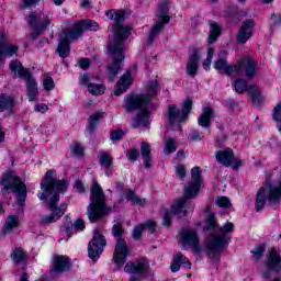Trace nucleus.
Masks as SVG:
<instances>
[{"label": "nucleus", "instance_id": "obj_1", "mask_svg": "<svg viewBox=\"0 0 281 281\" xmlns=\"http://www.w3.org/2000/svg\"><path fill=\"white\" fill-rule=\"evenodd\" d=\"M69 182L67 180H58L56 170L50 169L46 172L41 182V192L37 194L41 201H46V207L52 212L49 215L41 217L42 225H52L56 223L67 212V204H60V194L67 192Z\"/></svg>", "mask_w": 281, "mask_h": 281}, {"label": "nucleus", "instance_id": "obj_2", "mask_svg": "<svg viewBox=\"0 0 281 281\" xmlns=\"http://www.w3.org/2000/svg\"><path fill=\"white\" fill-rule=\"evenodd\" d=\"M105 16L110 21H114V41L108 46V52L112 56L113 61L108 65L106 74L110 82H113L117 78V74L122 69V63L124 61V41L131 36L132 27L122 24L124 21V12L115 9L105 11Z\"/></svg>", "mask_w": 281, "mask_h": 281}, {"label": "nucleus", "instance_id": "obj_3", "mask_svg": "<svg viewBox=\"0 0 281 281\" xmlns=\"http://www.w3.org/2000/svg\"><path fill=\"white\" fill-rule=\"evenodd\" d=\"M159 83L157 80L150 81L147 86L146 94H131L125 98L123 109L127 113L132 111H138L136 117L133 119L132 127L134 128H146L150 126V110L155 109L153 104V98L157 95Z\"/></svg>", "mask_w": 281, "mask_h": 281}, {"label": "nucleus", "instance_id": "obj_4", "mask_svg": "<svg viewBox=\"0 0 281 281\" xmlns=\"http://www.w3.org/2000/svg\"><path fill=\"white\" fill-rule=\"evenodd\" d=\"M191 179L192 182L186 186L184 196L178 199L175 204L171 205L170 211H166L164 215L162 225L165 227H170V220L172 216H179V218L186 216L188 212L194 210V203L190 199H194L195 194H199L201 190V167H193L191 169Z\"/></svg>", "mask_w": 281, "mask_h": 281}, {"label": "nucleus", "instance_id": "obj_5", "mask_svg": "<svg viewBox=\"0 0 281 281\" xmlns=\"http://www.w3.org/2000/svg\"><path fill=\"white\" fill-rule=\"evenodd\" d=\"M209 232H213L206 240V251L215 262H218V251H223L232 240L231 234L234 232V223L228 222L223 226H218L216 217L212 214L206 217V227Z\"/></svg>", "mask_w": 281, "mask_h": 281}, {"label": "nucleus", "instance_id": "obj_6", "mask_svg": "<svg viewBox=\"0 0 281 281\" xmlns=\"http://www.w3.org/2000/svg\"><path fill=\"white\" fill-rule=\"evenodd\" d=\"M109 209L106 207V195L102 187L97 181L92 182L91 194H90V204L87 207V216L90 223H98L106 216Z\"/></svg>", "mask_w": 281, "mask_h": 281}, {"label": "nucleus", "instance_id": "obj_7", "mask_svg": "<svg viewBox=\"0 0 281 281\" xmlns=\"http://www.w3.org/2000/svg\"><path fill=\"white\" fill-rule=\"evenodd\" d=\"M26 23L31 30L30 37L32 41H36L38 36L45 34L47 27H52L54 24V13L50 11H32L26 18Z\"/></svg>", "mask_w": 281, "mask_h": 281}, {"label": "nucleus", "instance_id": "obj_8", "mask_svg": "<svg viewBox=\"0 0 281 281\" xmlns=\"http://www.w3.org/2000/svg\"><path fill=\"white\" fill-rule=\"evenodd\" d=\"M214 68L217 71H225L227 76H234V74H245L248 78H251L256 74V64L249 57H244L237 65H227V59L220 58L215 61Z\"/></svg>", "mask_w": 281, "mask_h": 281}, {"label": "nucleus", "instance_id": "obj_9", "mask_svg": "<svg viewBox=\"0 0 281 281\" xmlns=\"http://www.w3.org/2000/svg\"><path fill=\"white\" fill-rule=\"evenodd\" d=\"M10 70L18 78H23L26 82V93L30 102H34L38 98V83L36 79L32 76L30 69L23 67V64L19 60H12L10 63Z\"/></svg>", "mask_w": 281, "mask_h": 281}, {"label": "nucleus", "instance_id": "obj_10", "mask_svg": "<svg viewBox=\"0 0 281 281\" xmlns=\"http://www.w3.org/2000/svg\"><path fill=\"white\" fill-rule=\"evenodd\" d=\"M192 100L188 98L182 103V110L176 104H170L167 110V120L170 126H176L177 131H181V124L188 122L190 111H192Z\"/></svg>", "mask_w": 281, "mask_h": 281}, {"label": "nucleus", "instance_id": "obj_11", "mask_svg": "<svg viewBox=\"0 0 281 281\" xmlns=\"http://www.w3.org/2000/svg\"><path fill=\"white\" fill-rule=\"evenodd\" d=\"M1 184L4 186V190H12L16 194L15 205L22 209L27 199V187L21 181V178L7 173L2 177Z\"/></svg>", "mask_w": 281, "mask_h": 281}, {"label": "nucleus", "instance_id": "obj_12", "mask_svg": "<svg viewBox=\"0 0 281 281\" xmlns=\"http://www.w3.org/2000/svg\"><path fill=\"white\" fill-rule=\"evenodd\" d=\"M122 234H124V228L122 227V224H114L112 227V235L115 236L117 240L116 246L114 248L113 260L116 267H119V269H122V267H124L126 258L128 257V245L126 244V240H124V238L121 237Z\"/></svg>", "mask_w": 281, "mask_h": 281}, {"label": "nucleus", "instance_id": "obj_13", "mask_svg": "<svg viewBox=\"0 0 281 281\" xmlns=\"http://www.w3.org/2000/svg\"><path fill=\"white\" fill-rule=\"evenodd\" d=\"M156 16L158 21L156 24L151 27V31L148 35L147 43L148 45H153L155 42V38L159 35V32L164 30L165 25H168L170 23V16H168V3L164 2L159 5L158 12L156 13Z\"/></svg>", "mask_w": 281, "mask_h": 281}, {"label": "nucleus", "instance_id": "obj_14", "mask_svg": "<svg viewBox=\"0 0 281 281\" xmlns=\"http://www.w3.org/2000/svg\"><path fill=\"white\" fill-rule=\"evenodd\" d=\"M99 25L95 21L92 20H83L75 23L72 29L65 30V38L78 40L82 38L83 32H98Z\"/></svg>", "mask_w": 281, "mask_h": 281}, {"label": "nucleus", "instance_id": "obj_15", "mask_svg": "<svg viewBox=\"0 0 281 281\" xmlns=\"http://www.w3.org/2000/svg\"><path fill=\"white\" fill-rule=\"evenodd\" d=\"M104 247H106V238L100 233V229H95L91 241L88 244L89 258L93 262H98L100 256H102V251H104Z\"/></svg>", "mask_w": 281, "mask_h": 281}, {"label": "nucleus", "instance_id": "obj_16", "mask_svg": "<svg viewBox=\"0 0 281 281\" xmlns=\"http://www.w3.org/2000/svg\"><path fill=\"white\" fill-rule=\"evenodd\" d=\"M180 238L184 245H189L195 254H201V246L199 245V235L193 228H183L180 233Z\"/></svg>", "mask_w": 281, "mask_h": 281}, {"label": "nucleus", "instance_id": "obj_17", "mask_svg": "<svg viewBox=\"0 0 281 281\" xmlns=\"http://www.w3.org/2000/svg\"><path fill=\"white\" fill-rule=\"evenodd\" d=\"M215 157L218 164L226 166V168H229V166L240 168V160L234 157V150L229 148L216 151Z\"/></svg>", "mask_w": 281, "mask_h": 281}, {"label": "nucleus", "instance_id": "obj_18", "mask_svg": "<svg viewBox=\"0 0 281 281\" xmlns=\"http://www.w3.org/2000/svg\"><path fill=\"white\" fill-rule=\"evenodd\" d=\"M271 271H281V255L272 249L267 260V269L262 273V278H271Z\"/></svg>", "mask_w": 281, "mask_h": 281}, {"label": "nucleus", "instance_id": "obj_19", "mask_svg": "<svg viewBox=\"0 0 281 281\" xmlns=\"http://www.w3.org/2000/svg\"><path fill=\"white\" fill-rule=\"evenodd\" d=\"M254 27H256V22L254 20L248 19L241 25L239 33L237 35L238 43H246L254 36Z\"/></svg>", "mask_w": 281, "mask_h": 281}, {"label": "nucleus", "instance_id": "obj_20", "mask_svg": "<svg viewBox=\"0 0 281 281\" xmlns=\"http://www.w3.org/2000/svg\"><path fill=\"white\" fill-rule=\"evenodd\" d=\"M71 269V260L64 255H57L53 258V271L55 273H64Z\"/></svg>", "mask_w": 281, "mask_h": 281}, {"label": "nucleus", "instance_id": "obj_21", "mask_svg": "<svg viewBox=\"0 0 281 281\" xmlns=\"http://www.w3.org/2000/svg\"><path fill=\"white\" fill-rule=\"evenodd\" d=\"M19 52V46L7 43L5 36L0 35V63L3 58H12Z\"/></svg>", "mask_w": 281, "mask_h": 281}, {"label": "nucleus", "instance_id": "obj_22", "mask_svg": "<svg viewBox=\"0 0 281 281\" xmlns=\"http://www.w3.org/2000/svg\"><path fill=\"white\" fill-rule=\"evenodd\" d=\"M199 60H201V55H199V49L194 48L187 64V74L190 78L199 74Z\"/></svg>", "mask_w": 281, "mask_h": 281}, {"label": "nucleus", "instance_id": "obj_23", "mask_svg": "<svg viewBox=\"0 0 281 281\" xmlns=\"http://www.w3.org/2000/svg\"><path fill=\"white\" fill-rule=\"evenodd\" d=\"M131 85H133V78L131 77V70H127L115 86L114 95H122Z\"/></svg>", "mask_w": 281, "mask_h": 281}, {"label": "nucleus", "instance_id": "obj_24", "mask_svg": "<svg viewBox=\"0 0 281 281\" xmlns=\"http://www.w3.org/2000/svg\"><path fill=\"white\" fill-rule=\"evenodd\" d=\"M69 41H72L69 37H65V30L63 31L59 44L57 46V54L60 58H69V54H71V47L69 46Z\"/></svg>", "mask_w": 281, "mask_h": 281}, {"label": "nucleus", "instance_id": "obj_25", "mask_svg": "<svg viewBox=\"0 0 281 281\" xmlns=\"http://www.w3.org/2000/svg\"><path fill=\"white\" fill-rule=\"evenodd\" d=\"M181 265L182 267H184V269H191L192 267V263L190 262V260H188L186 256H183V254L177 252L171 263L172 273H177V271L181 269Z\"/></svg>", "mask_w": 281, "mask_h": 281}, {"label": "nucleus", "instance_id": "obj_26", "mask_svg": "<svg viewBox=\"0 0 281 281\" xmlns=\"http://www.w3.org/2000/svg\"><path fill=\"white\" fill-rule=\"evenodd\" d=\"M212 117H214V110L210 106L204 108L202 114L198 119L199 126H202V128H210Z\"/></svg>", "mask_w": 281, "mask_h": 281}, {"label": "nucleus", "instance_id": "obj_27", "mask_svg": "<svg viewBox=\"0 0 281 281\" xmlns=\"http://www.w3.org/2000/svg\"><path fill=\"white\" fill-rule=\"evenodd\" d=\"M16 102L14 101V97L8 94H0V113L3 111H8L9 113H14V105Z\"/></svg>", "mask_w": 281, "mask_h": 281}, {"label": "nucleus", "instance_id": "obj_28", "mask_svg": "<svg viewBox=\"0 0 281 281\" xmlns=\"http://www.w3.org/2000/svg\"><path fill=\"white\" fill-rule=\"evenodd\" d=\"M140 155L144 160V167L148 170L153 168V155H150V145L146 142L140 144Z\"/></svg>", "mask_w": 281, "mask_h": 281}, {"label": "nucleus", "instance_id": "obj_29", "mask_svg": "<svg viewBox=\"0 0 281 281\" xmlns=\"http://www.w3.org/2000/svg\"><path fill=\"white\" fill-rule=\"evenodd\" d=\"M209 25H210V33H209L207 43L209 45H212V43H216V38L221 36V27L214 21H210Z\"/></svg>", "mask_w": 281, "mask_h": 281}, {"label": "nucleus", "instance_id": "obj_30", "mask_svg": "<svg viewBox=\"0 0 281 281\" xmlns=\"http://www.w3.org/2000/svg\"><path fill=\"white\" fill-rule=\"evenodd\" d=\"M16 227H19V216L9 215L4 223L3 234H10Z\"/></svg>", "mask_w": 281, "mask_h": 281}, {"label": "nucleus", "instance_id": "obj_31", "mask_svg": "<svg viewBox=\"0 0 281 281\" xmlns=\"http://www.w3.org/2000/svg\"><path fill=\"white\" fill-rule=\"evenodd\" d=\"M164 155H172L177 153V139L171 137H165V147L162 149Z\"/></svg>", "mask_w": 281, "mask_h": 281}, {"label": "nucleus", "instance_id": "obj_32", "mask_svg": "<svg viewBox=\"0 0 281 281\" xmlns=\"http://www.w3.org/2000/svg\"><path fill=\"white\" fill-rule=\"evenodd\" d=\"M104 117V112H95L89 116V133H93L95 131V126H98V122Z\"/></svg>", "mask_w": 281, "mask_h": 281}, {"label": "nucleus", "instance_id": "obj_33", "mask_svg": "<svg viewBox=\"0 0 281 281\" xmlns=\"http://www.w3.org/2000/svg\"><path fill=\"white\" fill-rule=\"evenodd\" d=\"M11 258L15 265H23V262L27 260V255L25 254V251H23V249L16 248L11 254Z\"/></svg>", "mask_w": 281, "mask_h": 281}, {"label": "nucleus", "instance_id": "obj_34", "mask_svg": "<svg viewBox=\"0 0 281 281\" xmlns=\"http://www.w3.org/2000/svg\"><path fill=\"white\" fill-rule=\"evenodd\" d=\"M99 162L102 168L109 169L113 166V158L109 155V153L103 151L99 156Z\"/></svg>", "mask_w": 281, "mask_h": 281}, {"label": "nucleus", "instance_id": "obj_35", "mask_svg": "<svg viewBox=\"0 0 281 281\" xmlns=\"http://www.w3.org/2000/svg\"><path fill=\"white\" fill-rule=\"evenodd\" d=\"M127 201H132L134 205H146V199H142L135 194V191L127 190L126 192Z\"/></svg>", "mask_w": 281, "mask_h": 281}, {"label": "nucleus", "instance_id": "obj_36", "mask_svg": "<svg viewBox=\"0 0 281 281\" xmlns=\"http://www.w3.org/2000/svg\"><path fill=\"white\" fill-rule=\"evenodd\" d=\"M249 88V85H247V80L237 78L234 82V89L236 93H245L247 89Z\"/></svg>", "mask_w": 281, "mask_h": 281}, {"label": "nucleus", "instance_id": "obj_37", "mask_svg": "<svg viewBox=\"0 0 281 281\" xmlns=\"http://www.w3.org/2000/svg\"><path fill=\"white\" fill-rule=\"evenodd\" d=\"M246 91H248L254 102L260 103V88H258L257 86H248V89Z\"/></svg>", "mask_w": 281, "mask_h": 281}, {"label": "nucleus", "instance_id": "obj_38", "mask_svg": "<svg viewBox=\"0 0 281 281\" xmlns=\"http://www.w3.org/2000/svg\"><path fill=\"white\" fill-rule=\"evenodd\" d=\"M88 91L92 95H102V93H104V86L98 83H90L88 85Z\"/></svg>", "mask_w": 281, "mask_h": 281}, {"label": "nucleus", "instance_id": "obj_39", "mask_svg": "<svg viewBox=\"0 0 281 281\" xmlns=\"http://www.w3.org/2000/svg\"><path fill=\"white\" fill-rule=\"evenodd\" d=\"M70 150L75 157H82V155H85V147H82L80 143H74Z\"/></svg>", "mask_w": 281, "mask_h": 281}, {"label": "nucleus", "instance_id": "obj_40", "mask_svg": "<svg viewBox=\"0 0 281 281\" xmlns=\"http://www.w3.org/2000/svg\"><path fill=\"white\" fill-rule=\"evenodd\" d=\"M216 205L217 207L229 209L232 207V201H229L227 196H221L216 199Z\"/></svg>", "mask_w": 281, "mask_h": 281}, {"label": "nucleus", "instance_id": "obj_41", "mask_svg": "<svg viewBox=\"0 0 281 281\" xmlns=\"http://www.w3.org/2000/svg\"><path fill=\"white\" fill-rule=\"evenodd\" d=\"M144 226L143 224H138L133 229V238L134 240H139L142 238V234H144Z\"/></svg>", "mask_w": 281, "mask_h": 281}, {"label": "nucleus", "instance_id": "obj_42", "mask_svg": "<svg viewBox=\"0 0 281 281\" xmlns=\"http://www.w3.org/2000/svg\"><path fill=\"white\" fill-rule=\"evenodd\" d=\"M272 117L273 120H276V122H280V125L278 126V128H279V132L281 133V102L274 108Z\"/></svg>", "mask_w": 281, "mask_h": 281}, {"label": "nucleus", "instance_id": "obj_43", "mask_svg": "<svg viewBox=\"0 0 281 281\" xmlns=\"http://www.w3.org/2000/svg\"><path fill=\"white\" fill-rule=\"evenodd\" d=\"M144 229H147L149 234H155L157 229V223H155L153 220H148L143 224Z\"/></svg>", "mask_w": 281, "mask_h": 281}, {"label": "nucleus", "instance_id": "obj_44", "mask_svg": "<svg viewBox=\"0 0 281 281\" xmlns=\"http://www.w3.org/2000/svg\"><path fill=\"white\" fill-rule=\"evenodd\" d=\"M124 135H125L124 131L116 130L110 133V139H112V142H120V139H122Z\"/></svg>", "mask_w": 281, "mask_h": 281}, {"label": "nucleus", "instance_id": "obj_45", "mask_svg": "<svg viewBox=\"0 0 281 281\" xmlns=\"http://www.w3.org/2000/svg\"><path fill=\"white\" fill-rule=\"evenodd\" d=\"M43 87L45 91H52L54 87H56L54 79L52 77H46L43 81Z\"/></svg>", "mask_w": 281, "mask_h": 281}, {"label": "nucleus", "instance_id": "obj_46", "mask_svg": "<svg viewBox=\"0 0 281 281\" xmlns=\"http://www.w3.org/2000/svg\"><path fill=\"white\" fill-rule=\"evenodd\" d=\"M186 166L183 165H178L176 167V176L179 178V179H186Z\"/></svg>", "mask_w": 281, "mask_h": 281}, {"label": "nucleus", "instance_id": "obj_47", "mask_svg": "<svg viewBox=\"0 0 281 281\" xmlns=\"http://www.w3.org/2000/svg\"><path fill=\"white\" fill-rule=\"evenodd\" d=\"M126 157L130 161H136L137 157H139V150L130 149V150H127Z\"/></svg>", "mask_w": 281, "mask_h": 281}, {"label": "nucleus", "instance_id": "obj_48", "mask_svg": "<svg viewBox=\"0 0 281 281\" xmlns=\"http://www.w3.org/2000/svg\"><path fill=\"white\" fill-rule=\"evenodd\" d=\"M70 225L77 232H82V229H85V221L82 218H78L74 224Z\"/></svg>", "mask_w": 281, "mask_h": 281}, {"label": "nucleus", "instance_id": "obj_49", "mask_svg": "<svg viewBox=\"0 0 281 281\" xmlns=\"http://www.w3.org/2000/svg\"><path fill=\"white\" fill-rule=\"evenodd\" d=\"M251 254L255 255V258H262V255L265 254V247L257 246L254 250H251Z\"/></svg>", "mask_w": 281, "mask_h": 281}, {"label": "nucleus", "instance_id": "obj_50", "mask_svg": "<svg viewBox=\"0 0 281 281\" xmlns=\"http://www.w3.org/2000/svg\"><path fill=\"white\" fill-rule=\"evenodd\" d=\"M35 111L37 113H47V111H49V108L45 103H37L35 104Z\"/></svg>", "mask_w": 281, "mask_h": 281}, {"label": "nucleus", "instance_id": "obj_51", "mask_svg": "<svg viewBox=\"0 0 281 281\" xmlns=\"http://www.w3.org/2000/svg\"><path fill=\"white\" fill-rule=\"evenodd\" d=\"M38 3V0H24L21 4L22 10H25L27 8H32Z\"/></svg>", "mask_w": 281, "mask_h": 281}, {"label": "nucleus", "instance_id": "obj_52", "mask_svg": "<svg viewBox=\"0 0 281 281\" xmlns=\"http://www.w3.org/2000/svg\"><path fill=\"white\" fill-rule=\"evenodd\" d=\"M203 137L204 136H201V134L196 130H193L190 133V138L192 139V142H201V139H203Z\"/></svg>", "mask_w": 281, "mask_h": 281}, {"label": "nucleus", "instance_id": "obj_53", "mask_svg": "<svg viewBox=\"0 0 281 281\" xmlns=\"http://www.w3.org/2000/svg\"><path fill=\"white\" fill-rule=\"evenodd\" d=\"M91 80V78L89 77V75L85 74L80 77L79 82L80 85H83L85 87H89V85H91V82H89Z\"/></svg>", "mask_w": 281, "mask_h": 281}, {"label": "nucleus", "instance_id": "obj_54", "mask_svg": "<svg viewBox=\"0 0 281 281\" xmlns=\"http://www.w3.org/2000/svg\"><path fill=\"white\" fill-rule=\"evenodd\" d=\"M90 65H91V61L89 60V58H82L79 60V67L81 69H89Z\"/></svg>", "mask_w": 281, "mask_h": 281}, {"label": "nucleus", "instance_id": "obj_55", "mask_svg": "<svg viewBox=\"0 0 281 281\" xmlns=\"http://www.w3.org/2000/svg\"><path fill=\"white\" fill-rule=\"evenodd\" d=\"M75 188H76L77 192H80V193L85 192V184L80 180H77L75 182Z\"/></svg>", "mask_w": 281, "mask_h": 281}, {"label": "nucleus", "instance_id": "obj_56", "mask_svg": "<svg viewBox=\"0 0 281 281\" xmlns=\"http://www.w3.org/2000/svg\"><path fill=\"white\" fill-rule=\"evenodd\" d=\"M225 104L228 106V109H236V106H238V103L234 99L226 100Z\"/></svg>", "mask_w": 281, "mask_h": 281}, {"label": "nucleus", "instance_id": "obj_57", "mask_svg": "<svg viewBox=\"0 0 281 281\" xmlns=\"http://www.w3.org/2000/svg\"><path fill=\"white\" fill-rule=\"evenodd\" d=\"M81 8H83V10H89V8H91V1L82 0L81 1Z\"/></svg>", "mask_w": 281, "mask_h": 281}, {"label": "nucleus", "instance_id": "obj_58", "mask_svg": "<svg viewBox=\"0 0 281 281\" xmlns=\"http://www.w3.org/2000/svg\"><path fill=\"white\" fill-rule=\"evenodd\" d=\"M212 65V59L206 58L203 63V67L204 69L207 71V69H210V66Z\"/></svg>", "mask_w": 281, "mask_h": 281}, {"label": "nucleus", "instance_id": "obj_59", "mask_svg": "<svg viewBox=\"0 0 281 281\" xmlns=\"http://www.w3.org/2000/svg\"><path fill=\"white\" fill-rule=\"evenodd\" d=\"M47 43H49V41L47 38H45V37H42L40 40L38 48L45 47V45H47Z\"/></svg>", "mask_w": 281, "mask_h": 281}, {"label": "nucleus", "instance_id": "obj_60", "mask_svg": "<svg viewBox=\"0 0 281 281\" xmlns=\"http://www.w3.org/2000/svg\"><path fill=\"white\" fill-rule=\"evenodd\" d=\"M272 21H273L274 24L281 23V16L273 14L272 15Z\"/></svg>", "mask_w": 281, "mask_h": 281}, {"label": "nucleus", "instance_id": "obj_61", "mask_svg": "<svg viewBox=\"0 0 281 281\" xmlns=\"http://www.w3.org/2000/svg\"><path fill=\"white\" fill-rule=\"evenodd\" d=\"M206 58H210L212 60V58H214V48H209L207 49V57Z\"/></svg>", "mask_w": 281, "mask_h": 281}, {"label": "nucleus", "instance_id": "obj_62", "mask_svg": "<svg viewBox=\"0 0 281 281\" xmlns=\"http://www.w3.org/2000/svg\"><path fill=\"white\" fill-rule=\"evenodd\" d=\"M20 281H30V274L26 272L22 273Z\"/></svg>", "mask_w": 281, "mask_h": 281}, {"label": "nucleus", "instance_id": "obj_63", "mask_svg": "<svg viewBox=\"0 0 281 281\" xmlns=\"http://www.w3.org/2000/svg\"><path fill=\"white\" fill-rule=\"evenodd\" d=\"M116 190H117L119 192H122V190H124V184H123L122 182H117V183H116Z\"/></svg>", "mask_w": 281, "mask_h": 281}, {"label": "nucleus", "instance_id": "obj_64", "mask_svg": "<svg viewBox=\"0 0 281 281\" xmlns=\"http://www.w3.org/2000/svg\"><path fill=\"white\" fill-rule=\"evenodd\" d=\"M177 157H179L180 159H186V153H183V150H180L177 153Z\"/></svg>", "mask_w": 281, "mask_h": 281}]
</instances>
